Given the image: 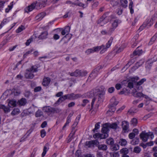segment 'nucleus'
<instances>
[{"label":"nucleus","instance_id":"5","mask_svg":"<svg viewBox=\"0 0 157 157\" xmlns=\"http://www.w3.org/2000/svg\"><path fill=\"white\" fill-rule=\"evenodd\" d=\"M113 38L112 37H110L108 42L106 43V47H105L104 45H102L101 46H99V47H101V50L100 51L101 53H103L105 51H106L107 48L110 47L111 45V44L113 42Z\"/></svg>","mask_w":157,"mask_h":157},{"label":"nucleus","instance_id":"37","mask_svg":"<svg viewBox=\"0 0 157 157\" xmlns=\"http://www.w3.org/2000/svg\"><path fill=\"white\" fill-rule=\"evenodd\" d=\"M20 112V110L17 108L14 109L12 112V115H15L18 114Z\"/></svg>","mask_w":157,"mask_h":157},{"label":"nucleus","instance_id":"26","mask_svg":"<svg viewBox=\"0 0 157 157\" xmlns=\"http://www.w3.org/2000/svg\"><path fill=\"white\" fill-rule=\"evenodd\" d=\"M121 23L120 20L118 19L115 20L112 24V27L116 28L118 25V24Z\"/></svg>","mask_w":157,"mask_h":157},{"label":"nucleus","instance_id":"7","mask_svg":"<svg viewBox=\"0 0 157 157\" xmlns=\"http://www.w3.org/2000/svg\"><path fill=\"white\" fill-rule=\"evenodd\" d=\"M137 78H133L129 81L128 82L127 86L130 89L132 88L134 86H137Z\"/></svg>","mask_w":157,"mask_h":157},{"label":"nucleus","instance_id":"15","mask_svg":"<svg viewBox=\"0 0 157 157\" xmlns=\"http://www.w3.org/2000/svg\"><path fill=\"white\" fill-rule=\"evenodd\" d=\"M36 6V4L33 3L31 5L28 6L25 9V11L27 13L32 11Z\"/></svg>","mask_w":157,"mask_h":157},{"label":"nucleus","instance_id":"20","mask_svg":"<svg viewBox=\"0 0 157 157\" xmlns=\"http://www.w3.org/2000/svg\"><path fill=\"white\" fill-rule=\"evenodd\" d=\"M50 81V79L49 78H44L42 84L44 86H47L49 84Z\"/></svg>","mask_w":157,"mask_h":157},{"label":"nucleus","instance_id":"32","mask_svg":"<svg viewBox=\"0 0 157 157\" xmlns=\"http://www.w3.org/2000/svg\"><path fill=\"white\" fill-rule=\"evenodd\" d=\"M121 5L124 8L127 6L128 1L127 0H120Z\"/></svg>","mask_w":157,"mask_h":157},{"label":"nucleus","instance_id":"55","mask_svg":"<svg viewBox=\"0 0 157 157\" xmlns=\"http://www.w3.org/2000/svg\"><path fill=\"white\" fill-rule=\"evenodd\" d=\"M115 28L112 26V27L109 29L108 31V34L111 35L113 32L114 31Z\"/></svg>","mask_w":157,"mask_h":157},{"label":"nucleus","instance_id":"45","mask_svg":"<svg viewBox=\"0 0 157 157\" xmlns=\"http://www.w3.org/2000/svg\"><path fill=\"white\" fill-rule=\"evenodd\" d=\"M144 97L146 99H149V97L147 95L143 94L141 92H138V97Z\"/></svg>","mask_w":157,"mask_h":157},{"label":"nucleus","instance_id":"22","mask_svg":"<svg viewBox=\"0 0 157 157\" xmlns=\"http://www.w3.org/2000/svg\"><path fill=\"white\" fill-rule=\"evenodd\" d=\"M26 103V99L25 98H22L17 102V104L20 106L24 105Z\"/></svg>","mask_w":157,"mask_h":157},{"label":"nucleus","instance_id":"39","mask_svg":"<svg viewBox=\"0 0 157 157\" xmlns=\"http://www.w3.org/2000/svg\"><path fill=\"white\" fill-rule=\"evenodd\" d=\"M47 0H40L39 2V6L41 7L45 6V5Z\"/></svg>","mask_w":157,"mask_h":157},{"label":"nucleus","instance_id":"40","mask_svg":"<svg viewBox=\"0 0 157 157\" xmlns=\"http://www.w3.org/2000/svg\"><path fill=\"white\" fill-rule=\"evenodd\" d=\"M13 2H11L10 5H8V7L6 9L5 11L6 13H8L12 9L13 5Z\"/></svg>","mask_w":157,"mask_h":157},{"label":"nucleus","instance_id":"30","mask_svg":"<svg viewBox=\"0 0 157 157\" xmlns=\"http://www.w3.org/2000/svg\"><path fill=\"white\" fill-rule=\"evenodd\" d=\"M110 148L112 151H116L119 149V145L117 144H112L110 147Z\"/></svg>","mask_w":157,"mask_h":157},{"label":"nucleus","instance_id":"59","mask_svg":"<svg viewBox=\"0 0 157 157\" xmlns=\"http://www.w3.org/2000/svg\"><path fill=\"white\" fill-rule=\"evenodd\" d=\"M72 115H73L71 113L69 114L68 116L67 117V121H68L70 122L71 121V117L72 116Z\"/></svg>","mask_w":157,"mask_h":157},{"label":"nucleus","instance_id":"41","mask_svg":"<svg viewBox=\"0 0 157 157\" xmlns=\"http://www.w3.org/2000/svg\"><path fill=\"white\" fill-rule=\"evenodd\" d=\"M106 143L108 144L111 145H112L114 143L113 140L111 138L107 139L106 140Z\"/></svg>","mask_w":157,"mask_h":157},{"label":"nucleus","instance_id":"48","mask_svg":"<svg viewBox=\"0 0 157 157\" xmlns=\"http://www.w3.org/2000/svg\"><path fill=\"white\" fill-rule=\"evenodd\" d=\"M25 29V27L24 26H20L16 30V32L17 33H20Z\"/></svg>","mask_w":157,"mask_h":157},{"label":"nucleus","instance_id":"43","mask_svg":"<svg viewBox=\"0 0 157 157\" xmlns=\"http://www.w3.org/2000/svg\"><path fill=\"white\" fill-rule=\"evenodd\" d=\"M110 157H119V154L118 152H111L110 153Z\"/></svg>","mask_w":157,"mask_h":157},{"label":"nucleus","instance_id":"3","mask_svg":"<svg viewBox=\"0 0 157 157\" xmlns=\"http://www.w3.org/2000/svg\"><path fill=\"white\" fill-rule=\"evenodd\" d=\"M140 136L141 139L144 142H146L148 138H150L152 139L154 137L153 133L151 132L146 133L142 132L140 134Z\"/></svg>","mask_w":157,"mask_h":157},{"label":"nucleus","instance_id":"34","mask_svg":"<svg viewBox=\"0 0 157 157\" xmlns=\"http://www.w3.org/2000/svg\"><path fill=\"white\" fill-rule=\"evenodd\" d=\"M120 153L122 155H127L128 152V150L126 148H123L120 151Z\"/></svg>","mask_w":157,"mask_h":157},{"label":"nucleus","instance_id":"10","mask_svg":"<svg viewBox=\"0 0 157 157\" xmlns=\"http://www.w3.org/2000/svg\"><path fill=\"white\" fill-rule=\"evenodd\" d=\"M70 27L69 26H66L62 30L61 32V34L62 35H66L63 37L62 40H63L67 37V36L68 35L69 33L70 32Z\"/></svg>","mask_w":157,"mask_h":157},{"label":"nucleus","instance_id":"52","mask_svg":"<svg viewBox=\"0 0 157 157\" xmlns=\"http://www.w3.org/2000/svg\"><path fill=\"white\" fill-rule=\"evenodd\" d=\"M89 101L87 99H84L82 101V106H85L86 104L89 103Z\"/></svg>","mask_w":157,"mask_h":157},{"label":"nucleus","instance_id":"62","mask_svg":"<svg viewBox=\"0 0 157 157\" xmlns=\"http://www.w3.org/2000/svg\"><path fill=\"white\" fill-rule=\"evenodd\" d=\"M63 92H60L58 93L56 95V96L57 97H61L63 95Z\"/></svg>","mask_w":157,"mask_h":157},{"label":"nucleus","instance_id":"23","mask_svg":"<svg viewBox=\"0 0 157 157\" xmlns=\"http://www.w3.org/2000/svg\"><path fill=\"white\" fill-rule=\"evenodd\" d=\"M146 81V79L145 78H143L138 82V90H142V87L140 85L143 84V83Z\"/></svg>","mask_w":157,"mask_h":157},{"label":"nucleus","instance_id":"36","mask_svg":"<svg viewBox=\"0 0 157 157\" xmlns=\"http://www.w3.org/2000/svg\"><path fill=\"white\" fill-rule=\"evenodd\" d=\"M157 38V33L152 37L150 41L149 42V44L151 45L155 41L156 39Z\"/></svg>","mask_w":157,"mask_h":157},{"label":"nucleus","instance_id":"11","mask_svg":"<svg viewBox=\"0 0 157 157\" xmlns=\"http://www.w3.org/2000/svg\"><path fill=\"white\" fill-rule=\"evenodd\" d=\"M122 127L124 132H127L129 131V123L127 121L122 122Z\"/></svg>","mask_w":157,"mask_h":157},{"label":"nucleus","instance_id":"47","mask_svg":"<svg viewBox=\"0 0 157 157\" xmlns=\"http://www.w3.org/2000/svg\"><path fill=\"white\" fill-rule=\"evenodd\" d=\"M137 123V120L136 118H133L131 120V123L133 125H136Z\"/></svg>","mask_w":157,"mask_h":157},{"label":"nucleus","instance_id":"16","mask_svg":"<svg viewBox=\"0 0 157 157\" xmlns=\"http://www.w3.org/2000/svg\"><path fill=\"white\" fill-rule=\"evenodd\" d=\"M109 127L108 123H105V124H104L103 128H102V133L108 134V133L109 131Z\"/></svg>","mask_w":157,"mask_h":157},{"label":"nucleus","instance_id":"21","mask_svg":"<svg viewBox=\"0 0 157 157\" xmlns=\"http://www.w3.org/2000/svg\"><path fill=\"white\" fill-rule=\"evenodd\" d=\"M133 132H134L130 133L129 134L128 137L130 139H133L135 137L136 135L137 134V129H134L133 130Z\"/></svg>","mask_w":157,"mask_h":157},{"label":"nucleus","instance_id":"28","mask_svg":"<svg viewBox=\"0 0 157 157\" xmlns=\"http://www.w3.org/2000/svg\"><path fill=\"white\" fill-rule=\"evenodd\" d=\"M45 16V13L44 12L38 14L36 17V19L39 21H40Z\"/></svg>","mask_w":157,"mask_h":157},{"label":"nucleus","instance_id":"19","mask_svg":"<svg viewBox=\"0 0 157 157\" xmlns=\"http://www.w3.org/2000/svg\"><path fill=\"white\" fill-rule=\"evenodd\" d=\"M48 33L47 31H44L42 32L40 35L38 36V38L40 39H44L47 38L48 35Z\"/></svg>","mask_w":157,"mask_h":157},{"label":"nucleus","instance_id":"56","mask_svg":"<svg viewBox=\"0 0 157 157\" xmlns=\"http://www.w3.org/2000/svg\"><path fill=\"white\" fill-rule=\"evenodd\" d=\"M101 134L97 133L93 136L95 138L100 139H101Z\"/></svg>","mask_w":157,"mask_h":157},{"label":"nucleus","instance_id":"51","mask_svg":"<svg viewBox=\"0 0 157 157\" xmlns=\"http://www.w3.org/2000/svg\"><path fill=\"white\" fill-rule=\"evenodd\" d=\"M156 18V17H154L153 16V17H152V18L150 20V21L148 23V25H149L151 26V25H152L153 23V21H154L155 20Z\"/></svg>","mask_w":157,"mask_h":157},{"label":"nucleus","instance_id":"9","mask_svg":"<svg viewBox=\"0 0 157 157\" xmlns=\"http://www.w3.org/2000/svg\"><path fill=\"white\" fill-rule=\"evenodd\" d=\"M66 99H68L67 95H65L60 97L57 101L53 105L54 106H56L59 105L60 103L64 101Z\"/></svg>","mask_w":157,"mask_h":157},{"label":"nucleus","instance_id":"25","mask_svg":"<svg viewBox=\"0 0 157 157\" xmlns=\"http://www.w3.org/2000/svg\"><path fill=\"white\" fill-rule=\"evenodd\" d=\"M49 144L48 143L46 144L44 147L43 151L42 153V156L44 157L47 151L49 149Z\"/></svg>","mask_w":157,"mask_h":157},{"label":"nucleus","instance_id":"14","mask_svg":"<svg viewBox=\"0 0 157 157\" xmlns=\"http://www.w3.org/2000/svg\"><path fill=\"white\" fill-rule=\"evenodd\" d=\"M96 146L98 147V149L100 150L105 151L108 149V147L106 145L104 144H100L99 142H98V144Z\"/></svg>","mask_w":157,"mask_h":157},{"label":"nucleus","instance_id":"18","mask_svg":"<svg viewBox=\"0 0 157 157\" xmlns=\"http://www.w3.org/2000/svg\"><path fill=\"white\" fill-rule=\"evenodd\" d=\"M17 104V102L14 99H13L9 101L8 105L9 107H12L16 106Z\"/></svg>","mask_w":157,"mask_h":157},{"label":"nucleus","instance_id":"35","mask_svg":"<svg viewBox=\"0 0 157 157\" xmlns=\"http://www.w3.org/2000/svg\"><path fill=\"white\" fill-rule=\"evenodd\" d=\"M36 36L35 35H33L29 39L27 40L26 42L25 43V44L27 46H28L29 45L30 43L33 40V39H34Z\"/></svg>","mask_w":157,"mask_h":157},{"label":"nucleus","instance_id":"27","mask_svg":"<svg viewBox=\"0 0 157 157\" xmlns=\"http://www.w3.org/2000/svg\"><path fill=\"white\" fill-rule=\"evenodd\" d=\"M137 36H134L132 39V48H133L136 46L137 43Z\"/></svg>","mask_w":157,"mask_h":157},{"label":"nucleus","instance_id":"54","mask_svg":"<svg viewBox=\"0 0 157 157\" xmlns=\"http://www.w3.org/2000/svg\"><path fill=\"white\" fill-rule=\"evenodd\" d=\"M41 136L42 138L44 137L46 135V132L44 129L42 130L40 132Z\"/></svg>","mask_w":157,"mask_h":157},{"label":"nucleus","instance_id":"8","mask_svg":"<svg viewBox=\"0 0 157 157\" xmlns=\"http://www.w3.org/2000/svg\"><path fill=\"white\" fill-rule=\"evenodd\" d=\"M101 47L97 46L88 49L85 52L87 55L90 54L95 52H97L101 50Z\"/></svg>","mask_w":157,"mask_h":157},{"label":"nucleus","instance_id":"60","mask_svg":"<svg viewBox=\"0 0 157 157\" xmlns=\"http://www.w3.org/2000/svg\"><path fill=\"white\" fill-rule=\"evenodd\" d=\"M114 90H115V88L114 87H111L108 89V91L109 93H113L114 91Z\"/></svg>","mask_w":157,"mask_h":157},{"label":"nucleus","instance_id":"29","mask_svg":"<svg viewBox=\"0 0 157 157\" xmlns=\"http://www.w3.org/2000/svg\"><path fill=\"white\" fill-rule=\"evenodd\" d=\"M80 118V115H78L75 121L72 125L73 128H75L76 126L77 125L79 121Z\"/></svg>","mask_w":157,"mask_h":157},{"label":"nucleus","instance_id":"46","mask_svg":"<svg viewBox=\"0 0 157 157\" xmlns=\"http://www.w3.org/2000/svg\"><path fill=\"white\" fill-rule=\"evenodd\" d=\"M100 123L99 122H98L97 123H96L95 125V128H94L93 130V131L95 132V131L99 129L100 128Z\"/></svg>","mask_w":157,"mask_h":157},{"label":"nucleus","instance_id":"31","mask_svg":"<svg viewBox=\"0 0 157 157\" xmlns=\"http://www.w3.org/2000/svg\"><path fill=\"white\" fill-rule=\"evenodd\" d=\"M127 143V142L125 139H120L119 141V144L123 146H125Z\"/></svg>","mask_w":157,"mask_h":157},{"label":"nucleus","instance_id":"2","mask_svg":"<svg viewBox=\"0 0 157 157\" xmlns=\"http://www.w3.org/2000/svg\"><path fill=\"white\" fill-rule=\"evenodd\" d=\"M38 71L37 67L36 66H32L31 68L26 70L25 76L28 79H32L34 77V75L32 73Z\"/></svg>","mask_w":157,"mask_h":157},{"label":"nucleus","instance_id":"12","mask_svg":"<svg viewBox=\"0 0 157 157\" xmlns=\"http://www.w3.org/2000/svg\"><path fill=\"white\" fill-rule=\"evenodd\" d=\"M68 99L75 100L81 97V95L79 94H75L73 93L67 94Z\"/></svg>","mask_w":157,"mask_h":157},{"label":"nucleus","instance_id":"61","mask_svg":"<svg viewBox=\"0 0 157 157\" xmlns=\"http://www.w3.org/2000/svg\"><path fill=\"white\" fill-rule=\"evenodd\" d=\"M124 48L123 46H121L120 47L118 50L116 51V52L117 53H119L121 52H122L124 49Z\"/></svg>","mask_w":157,"mask_h":157},{"label":"nucleus","instance_id":"64","mask_svg":"<svg viewBox=\"0 0 157 157\" xmlns=\"http://www.w3.org/2000/svg\"><path fill=\"white\" fill-rule=\"evenodd\" d=\"M47 125V123L46 121H44L41 125V126L42 128H44L46 127Z\"/></svg>","mask_w":157,"mask_h":157},{"label":"nucleus","instance_id":"38","mask_svg":"<svg viewBox=\"0 0 157 157\" xmlns=\"http://www.w3.org/2000/svg\"><path fill=\"white\" fill-rule=\"evenodd\" d=\"M108 124V126L109 128H113V129H116L117 127V124L115 123H113L112 124H110V123H107Z\"/></svg>","mask_w":157,"mask_h":157},{"label":"nucleus","instance_id":"13","mask_svg":"<svg viewBox=\"0 0 157 157\" xmlns=\"http://www.w3.org/2000/svg\"><path fill=\"white\" fill-rule=\"evenodd\" d=\"M98 144V141L97 140H92L90 141L86 142V144L88 147H94V145L96 146Z\"/></svg>","mask_w":157,"mask_h":157},{"label":"nucleus","instance_id":"17","mask_svg":"<svg viewBox=\"0 0 157 157\" xmlns=\"http://www.w3.org/2000/svg\"><path fill=\"white\" fill-rule=\"evenodd\" d=\"M0 109H2L5 113H9L10 111V108L9 107H7L3 105H0Z\"/></svg>","mask_w":157,"mask_h":157},{"label":"nucleus","instance_id":"63","mask_svg":"<svg viewBox=\"0 0 157 157\" xmlns=\"http://www.w3.org/2000/svg\"><path fill=\"white\" fill-rule=\"evenodd\" d=\"M97 157H102V154L101 152L98 151L97 152V155H96Z\"/></svg>","mask_w":157,"mask_h":157},{"label":"nucleus","instance_id":"4","mask_svg":"<svg viewBox=\"0 0 157 157\" xmlns=\"http://www.w3.org/2000/svg\"><path fill=\"white\" fill-rule=\"evenodd\" d=\"M110 102L111 104L110 105V108L107 111V113L111 112L112 113H113L116 110V109L114 108V107L116 106L118 104V102L116 100L115 98L113 97L110 100Z\"/></svg>","mask_w":157,"mask_h":157},{"label":"nucleus","instance_id":"1","mask_svg":"<svg viewBox=\"0 0 157 157\" xmlns=\"http://www.w3.org/2000/svg\"><path fill=\"white\" fill-rule=\"evenodd\" d=\"M104 92L102 91H100L98 89L94 90L85 94V97L91 98L93 96H98V99H103L104 98Z\"/></svg>","mask_w":157,"mask_h":157},{"label":"nucleus","instance_id":"49","mask_svg":"<svg viewBox=\"0 0 157 157\" xmlns=\"http://www.w3.org/2000/svg\"><path fill=\"white\" fill-rule=\"evenodd\" d=\"M101 139H105L108 136V134L102 133V134H101Z\"/></svg>","mask_w":157,"mask_h":157},{"label":"nucleus","instance_id":"53","mask_svg":"<svg viewBox=\"0 0 157 157\" xmlns=\"http://www.w3.org/2000/svg\"><path fill=\"white\" fill-rule=\"evenodd\" d=\"M50 107L49 106L44 107L43 108V110L45 112H50Z\"/></svg>","mask_w":157,"mask_h":157},{"label":"nucleus","instance_id":"24","mask_svg":"<svg viewBox=\"0 0 157 157\" xmlns=\"http://www.w3.org/2000/svg\"><path fill=\"white\" fill-rule=\"evenodd\" d=\"M109 13L107 12L104 14L99 20L98 21V23L99 24L102 23L105 19L107 17Z\"/></svg>","mask_w":157,"mask_h":157},{"label":"nucleus","instance_id":"50","mask_svg":"<svg viewBox=\"0 0 157 157\" xmlns=\"http://www.w3.org/2000/svg\"><path fill=\"white\" fill-rule=\"evenodd\" d=\"M132 95L135 97H137V91L136 89H134L132 92Z\"/></svg>","mask_w":157,"mask_h":157},{"label":"nucleus","instance_id":"58","mask_svg":"<svg viewBox=\"0 0 157 157\" xmlns=\"http://www.w3.org/2000/svg\"><path fill=\"white\" fill-rule=\"evenodd\" d=\"M7 22V20L6 19H4L2 21L0 25V29H1L4 25L6 24Z\"/></svg>","mask_w":157,"mask_h":157},{"label":"nucleus","instance_id":"33","mask_svg":"<svg viewBox=\"0 0 157 157\" xmlns=\"http://www.w3.org/2000/svg\"><path fill=\"white\" fill-rule=\"evenodd\" d=\"M98 71L96 69L94 70L92 73L90 75L89 77L94 78L97 75Z\"/></svg>","mask_w":157,"mask_h":157},{"label":"nucleus","instance_id":"57","mask_svg":"<svg viewBox=\"0 0 157 157\" xmlns=\"http://www.w3.org/2000/svg\"><path fill=\"white\" fill-rule=\"evenodd\" d=\"M35 111V107H31L29 109V112L30 114L33 113Z\"/></svg>","mask_w":157,"mask_h":157},{"label":"nucleus","instance_id":"42","mask_svg":"<svg viewBox=\"0 0 157 157\" xmlns=\"http://www.w3.org/2000/svg\"><path fill=\"white\" fill-rule=\"evenodd\" d=\"M42 115L43 112L40 110H38L36 113L35 116L36 117H40Z\"/></svg>","mask_w":157,"mask_h":157},{"label":"nucleus","instance_id":"6","mask_svg":"<svg viewBox=\"0 0 157 157\" xmlns=\"http://www.w3.org/2000/svg\"><path fill=\"white\" fill-rule=\"evenodd\" d=\"M87 73L86 71H82L79 70H76L74 72L69 73V74L71 76H85Z\"/></svg>","mask_w":157,"mask_h":157},{"label":"nucleus","instance_id":"44","mask_svg":"<svg viewBox=\"0 0 157 157\" xmlns=\"http://www.w3.org/2000/svg\"><path fill=\"white\" fill-rule=\"evenodd\" d=\"M130 2L129 5V8L130 10L131 13L132 14L134 12V10L132 9L133 2L132 0H130Z\"/></svg>","mask_w":157,"mask_h":157}]
</instances>
